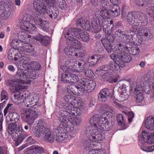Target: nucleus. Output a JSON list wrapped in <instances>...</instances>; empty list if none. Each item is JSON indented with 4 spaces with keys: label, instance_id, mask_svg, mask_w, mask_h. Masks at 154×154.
<instances>
[{
    "label": "nucleus",
    "instance_id": "1",
    "mask_svg": "<svg viewBox=\"0 0 154 154\" xmlns=\"http://www.w3.org/2000/svg\"><path fill=\"white\" fill-rule=\"evenodd\" d=\"M107 112L100 117L97 115H94L90 119L89 127H87L85 131L86 137L89 140H85L83 143L85 149L88 150L94 145L93 142L100 143L104 139V131L109 130L110 125L106 116Z\"/></svg>",
    "mask_w": 154,
    "mask_h": 154
},
{
    "label": "nucleus",
    "instance_id": "2",
    "mask_svg": "<svg viewBox=\"0 0 154 154\" xmlns=\"http://www.w3.org/2000/svg\"><path fill=\"white\" fill-rule=\"evenodd\" d=\"M38 100V96L37 95L31 94L23 100L25 106L30 108L28 109L23 108L21 109V118L29 125L33 124L35 119L38 116L39 110L37 107L34 106L36 105Z\"/></svg>",
    "mask_w": 154,
    "mask_h": 154
},
{
    "label": "nucleus",
    "instance_id": "3",
    "mask_svg": "<svg viewBox=\"0 0 154 154\" xmlns=\"http://www.w3.org/2000/svg\"><path fill=\"white\" fill-rule=\"evenodd\" d=\"M62 119L61 120L60 125L64 128H59L53 130L52 132L48 128H46L45 130L43 132L45 140L50 143H53L55 140L57 142H61L67 137V116L62 114L61 116Z\"/></svg>",
    "mask_w": 154,
    "mask_h": 154
},
{
    "label": "nucleus",
    "instance_id": "4",
    "mask_svg": "<svg viewBox=\"0 0 154 154\" xmlns=\"http://www.w3.org/2000/svg\"><path fill=\"white\" fill-rule=\"evenodd\" d=\"M20 28L23 30L31 33L34 32L36 31V28L30 22L33 20L36 25L44 31L48 32V22L42 20L40 16L35 13L33 17L30 15L25 13L23 15Z\"/></svg>",
    "mask_w": 154,
    "mask_h": 154
},
{
    "label": "nucleus",
    "instance_id": "5",
    "mask_svg": "<svg viewBox=\"0 0 154 154\" xmlns=\"http://www.w3.org/2000/svg\"><path fill=\"white\" fill-rule=\"evenodd\" d=\"M109 11L110 13L106 9H101L96 11L95 13L97 17H101L103 19L102 25L104 29L106 28H113L112 21L109 18L110 15L116 17L120 14V10L118 5H113L111 7Z\"/></svg>",
    "mask_w": 154,
    "mask_h": 154
},
{
    "label": "nucleus",
    "instance_id": "6",
    "mask_svg": "<svg viewBox=\"0 0 154 154\" xmlns=\"http://www.w3.org/2000/svg\"><path fill=\"white\" fill-rule=\"evenodd\" d=\"M68 46L69 47L68 53L69 55L82 57L86 54L85 51L83 49L80 50L78 53H75L78 49L82 47V45L81 43L74 37H68Z\"/></svg>",
    "mask_w": 154,
    "mask_h": 154
},
{
    "label": "nucleus",
    "instance_id": "7",
    "mask_svg": "<svg viewBox=\"0 0 154 154\" xmlns=\"http://www.w3.org/2000/svg\"><path fill=\"white\" fill-rule=\"evenodd\" d=\"M68 113L75 116L80 115L81 112L80 109L74 106L77 105L81 106L84 105L83 102L81 98L78 97H74L73 95L68 94Z\"/></svg>",
    "mask_w": 154,
    "mask_h": 154
},
{
    "label": "nucleus",
    "instance_id": "8",
    "mask_svg": "<svg viewBox=\"0 0 154 154\" xmlns=\"http://www.w3.org/2000/svg\"><path fill=\"white\" fill-rule=\"evenodd\" d=\"M112 28H106L103 30L105 32V38H103L101 40V42L104 47L109 53L111 51L112 49V44L114 41L113 36L111 34V29Z\"/></svg>",
    "mask_w": 154,
    "mask_h": 154
},
{
    "label": "nucleus",
    "instance_id": "9",
    "mask_svg": "<svg viewBox=\"0 0 154 154\" xmlns=\"http://www.w3.org/2000/svg\"><path fill=\"white\" fill-rule=\"evenodd\" d=\"M127 51H125L118 56H117L115 54L112 53L110 55V57L120 67H123L125 66V63L130 62L131 60V56L128 54Z\"/></svg>",
    "mask_w": 154,
    "mask_h": 154
},
{
    "label": "nucleus",
    "instance_id": "10",
    "mask_svg": "<svg viewBox=\"0 0 154 154\" xmlns=\"http://www.w3.org/2000/svg\"><path fill=\"white\" fill-rule=\"evenodd\" d=\"M75 35L79 39L81 38L82 40L85 42H86L89 40V36L86 32L79 29L71 28L68 30V37H74Z\"/></svg>",
    "mask_w": 154,
    "mask_h": 154
},
{
    "label": "nucleus",
    "instance_id": "11",
    "mask_svg": "<svg viewBox=\"0 0 154 154\" xmlns=\"http://www.w3.org/2000/svg\"><path fill=\"white\" fill-rule=\"evenodd\" d=\"M119 70V65L115 61L110 62L109 64L102 66L96 70L98 75H101L102 73L105 72L114 71L116 72Z\"/></svg>",
    "mask_w": 154,
    "mask_h": 154
},
{
    "label": "nucleus",
    "instance_id": "12",
    "mask_svg": "<svg viewBox=\"0 0 154 154\" xmlns=\"http://www.w3.org/2000/svg\"><path fill=\"white\" fill-rule=\"evenodd\" d=\"M79 83L82 91H84L85 92L91 91L94 89L96 85L94 82L88 81L85 78H82L79 80Z\"/></svg>",
    "mask_w": 154,
    "mask_h": 154
},
{
    "label": "nucleus",
    "instance_id": "13",
    "mask_svg": "<svg viewBox=\"0 0 154 154\" xmlns=\"http://www.w3.org/2000/svg\"><path fill=\"white\" fill-rule=\"evenodd\" d=\"M24 131L23 130L21 125L17 126L16 129L15 131L10 134L11 135L12 138L13 140L15 141V145L17 146L21 143V138H20V135L23 134Z\"/></svg>",
    "mask_w": 154,
    "mask_h": 154
},
{
    "label": "nucleus",
    "instance_id": "14",
    "mask_svg": "<svg viewBox=\"0 0 154 154\" xmlns=\"http://www.w3.org/2000/svg\"><path fill=\"white\" fill-rule=\"evenodd\" d=\"M33 8L38 13L46 14L47 8L44 2L42 0H35L33 2Z\"/></svg>",
    "mask_w": 154,
    "mask_h": 154
},
{
    "label": "nucleus",
    "instance_id": "15",
    "mask_svg": "<svg viewBox=\"0 0 154 154\" xmlns=\"http://www.w3.org/2000/svg\"><path fill=\"white\" fill-rule=\"evenodd\" d=\"M74 116H75L68 113V125L70 126V127H69V131L71 132H72L73 131V125H79L82 121L81 119L74 117Z\"/></svg>",
    "mask_w": 154,
    "mask_h": 154
},
{
    "label": "nucleus",
    "instance_id": "16",
    "mask_svg": "<svg viewBox=\"0 0 154 154\" xmlns=\"http://www.w3.org/2000/svg\"><path fill=\"white\" fill-rule=\"evenodd\" d=\"M115 34L116 37H118L119 40L121 42L127 43L129 42L131 37L127 34L124 32H122L120 30L116 31Z\"/></svg>",
    "mask_w": 154,
    "mask_h": 154
},
{
    "label": "nucleus",
    "instance_id": "17",
    "mask_svg": "<svg viewBox=\"0 0 154 154\" xmlns=\"http://www.w3.org/2000/svg\"><path fill=\"white\" fill-rule=\"evenodd\" d=\"M137 19V14L135 12L128 13L126 17L128 22L130 24L133 25L134 26H138L139 24Z\"/></svg>",
    "mask_w": 154,
    "mask_h": 154
},
{
    "label": "nucleus",
    "instance_id": "18",
    "mask_svg": "<svg viewBox=\"0 0 154 154\" xmlns=\"http://www.w3.org/2000/svg\"><path fill=\"white\" fill-rule=\"evenodd\" d=\"M112 72L109 71L105 73H102V75L99 76H102V79L104 81H107L110 83L116 82L118 81V79L116 77H113Z\"/></svg>",
    "mask_w": 154,
    "mask_h": 154
},
{
    "label": "nucleus",
    "instance_id": "19",
    "mask_svg": "<svg viewBox=\"0 0 154 154\" xmlns=\"http://www.w3.org/2000/svg\"><path fill=\"white\" fill-rule=\"evenodd\" d=\"M130 48L126 47L125 48L124 46L120 43H118L115 44L114 47L112 48V51L120 55L125 51H129Z\"/></svg>",
    "mask_w": 154,
    "mask_h": 154
},
{
    "label": "nucleus",
    "instance_id": "20",
    "mask_svg": "<svg viewBox=\"0 0 154 154\" xmlns=\"http://www.w3.org/2000/svg\"><path fill=\"white\" fill-rule=\"evenodd\" d=\"M76 23L86 30L88 31L91 29L90 22L88 19L83 20L82 18H80L77 20Z\"/></svg>",
    "mask_w": 154,
    "mask_h": 154
},
{
    "label": "nucleus",
    "instance_id": "21",
    "mask_svg": "<svg viewBox=\"0 0 154 154\" xmlns=\"http://www.w3.org/2000/svg\"><path fill=\"white\" fill-rule=\"evenodd\" d=\"M137 20L139 24L138 26H145L147 24L148 22L147 17L143 13L137 12Z\"/></svg>",
    "mask_w": 154,
    "mask_h": 154
},
{
    "label": "nucleus",
    "instance_id": "22",
    "mask_svg": "<svg viewBox=\"0 0 154 154\" xmlns=\"http://www.w3.org/2000/svg\"><path fill=\"white\" fill-rule=\"evenodd\" d=\"M23 66L26 69L34 70H40L41 68V66L39 63L35 61L25 63Z\"/></svg>",
    "mask_w": 154,
    "mask_h": 154
},
{
    "label": "nucleus",
    "instance_id": "23",
    "mask_svg": "<svg viewBox=\"0 0 154 154\" xmlns=\"http://www.w3.org/2000/svg\"><path fill=\"white\" fill-rule=\"evenodd\" d=\"M80 84L78 86L73 84H68V93L71 94L78 95L80 94V92L82 91Z\"/></svg>",
    "mask_w": 154,
    "mask_h": 154
},
{
    "label": "nucleus",
    "instance_id": "24",
    "mask_svg": "<svg viewBox=\"0 0 154 154\" xmlns=\"http://www.w3.org/2000/svg\"><path fill=\"white\" fill-rule=\"evenodd\" d=\"M142 134L143 139L145 142L149 144L154 143V132L148 134L145 131H143Z\"/></svg>",
    "mask_w": 154,
    "mask_h": 154
},
{
    "label": "nucleus",
    "instance_id": "25",
    "mask_svg": "<svg viewBox=\"0 0 154 154\" xmlns=\"http://www.w3.org/2000/svg\"><path fill=\"white\" fill-rule=\"evenodd\" d=\"M110 94L109 90L107 88H104L100 91L98 96L99 100L103 102L106 101Z\"/></svg>",
    "mask_w": 154,
    "mask_h": 154
},
{
    "label": "nucleus",
    "instance_id": "26",
    "mask_svg": "<svg viewBox=\"0 0 154 154\" xmlns=\"http://www.w3.org/2000/svg\"><path fill=\"white\" fill-rule=\"evenodd\" d=\"M145 125L149 131L154 130V117L152 116L148 117L145 120Z\"/></svg>",
    "mask_w": 154,
    "mask_h": 154
},
{
    "label": "nucleus",
    "instance_id": "27",
    "mask_svg": "<svg viewBox=\"0 0 154 154\" xmlns=\"http://www.w3.org/2000/svg\"><path fill=\"white\" fill-rule=\"evenodd\" d=\"M34 39L39 42L42 45L47 46L49 44L50 38L48 36H44L41 34H38L34 37Z\"/></svg>",
    "mask_w": 154,
    "mask_h": 154
},
{
    "label": "nucleus",
    "instance_id": "28",
    "mask_svg": "<svg viewBox=\"0 0 154 154\" xmlns=\"http://www.w3.org/2000/svg\"><path fill=\"white\" fill-rule=\"evenodd\" d=\"M46 128H40L38 126H35L32 128L33 134L36 137H39L43 135V132Z\"/></svg>",
    "mask_w": 154,
    "mask_h": 154
},
{
    "label": "nucleus",
    "instance_id": "29",
    "mask_svg": "<svg viewBox=\"0 0 154 154\" xmlns=\"http://www.w3.org/2000/svg\"><path fill=\"white\" fill-rule=\"evenodd\" d=\"M20 118V116L19 114L16 112L10 113L6 117V119L9 120L11 122H14L15 123L18 121Z\"/></svg>",
    "mask_w": 154,
    "mask_h": 154
},
{
    "label": "nucleus",
    "instance_id": "30",
    "mask_svg": "<svg viewBox=\"0 0 154 154\" xmlns=\"http://www.w3.org/2000/svg\"><path fill=\"white\" fill-rule=\"evenodd\" d=\"M27 70L23 69L20 68L18 69L16 74V77L20 80L22 79L26 80V75Z\"/></svg>",
    "mask_w": 154,
    "mask_h": 154
},
{
    "label": "nucleus",
    "instance_id": "31",
    "mask_svg": "<svg viewBox=\"0 0 154 154\" xmlns=\"http://www.w3.org/2000/svg\"><path fill=\"white\" fill-rule=\"evenodd\" d=\"M49 15L50 17L52 19H55L57 17L59 14L58 11L55 10L54 6L50 7L49 8L48 10L47 9V12Z\"/></svg>",
    "mask_w": 154,
    "mask_h": 154
},
{
    "label": "nucleus",
    "instance_id": "32",
    "mask_svg": "<svg viewBox=\"0 0 154 154\" xmlns=\"http://www.w3.org/2000/svg\"><path fill=\"white\" fill-rule=\"evenodd\" d=\"M12 12V9L11 8H7L3 9L0 12L1 17L4 19H6L11 15Z\"/></svg>",
    "mask_w": 154,
    "mask_h": 154
},
{
    "label": "nucleus",
    "instance_id": "33",
    "mask_svg": "<svg viewBox=\"0 0 154 154\" xmlns=\"http://www.w3.org/2000/svg\"><path fill=\"white\" fill-rule=\"evenodd\" d=\"M30 151L32 154H40L44 152L43 148L37 145H34L31 146Z\"/></svg>",
    "mask_w": 154,
    "mask_h": 154
},
{
    "label": "nucleus",
    "instance_id": "34",
    "mask_svg": "<svg viewBox=\"0 0 154 154\" xmlns=\"http://www.w3.org/2000/svg\"><path fill=\"white\" fill-rule=\"evenodd\" d=\"M138 33L140 35L148 39H150L153 37L152 34L150 30L145 28L143 29L142 32H139Z\"/></svg>",
    "mask_w": 154,
    "mask_h": 154
},
{
    "label": "nucleus",
    "instance_id": "35",
    "mask_svg": "<svg viewBox=\"0 0 154 154\" xmlns=\"http://www.w3.org/2000/svg\"><path fill=\"white\" fill-rule=\"evenodd\" d=\"M128 93V91L127 90L122 91L118 97V100L120 102H122L128 99L129 97Z\"/></svg>",
    "mask_w": 154,
    "mask_h": 154
},
{
    "label": "nucleus",
    "instance_id": "36",
    "mask_svg": "<svg viewBox=\"0 0 154 154\" xmlns=\"http://www.w3.org/2000/svg\"><path fill=\"white\" fill-rule=\"evenodd\" d=\"M99 20H98L97 21L95 19H94V24H95V25H93L92 26V31L95 32H97L100 31L101 29V25L100 24Z\"/></svg>",
    "mask_w": 154,
    "mask_h": 154
},
{
    "label": "nucleus",
    "instance_id": "37",
    "mask_svg": "<svg viewBox=\"0 0 154 154\" xmlns=\"http://www.w3.org/2000/svg\"><path fill=\"white\" fill-rule=\"evenodd\" d=\"M60 69H62L64 72L62 74V77L61 78V80L62 82H63L64 83L67 82V67L66 66H60Z\"/></svg>",
    "mask_w": 154,
    "mask_h": 154
},
{
    "label": "nucleus",
    "instance_id": "38",
    "mask_svg": "<svg viewBox=\"0 0 154 154\" xmlns=\"http://www.w3.org/2000/svg\"><path fill=\"white\" fill-rule=\"evenodd\" d=\"M104 57L99 55L98 56L97 55H94L90 57L88 59V62L91 64L94 65L96 64L98 60Z\"/></svg>",
    "mask_w": 154,
    "mask_h": 154
},
{
    "label": "nucleus",
    "instance_id": "39",
    "mask_svg": "<svg viewBox=\"0 0 154 154\" xmlns=\"http://www.w3.org/2000/svg\"><path fill=\"white\" fill-rule=\"evenodd\" d=\"M17 37L20 42L23 40H26L28 38H30L26 32L23 31H20L18 33Z\"/></svg>",
    "mask_w": 154,
    "mask_h": 154
},
{
    "label": "nucleus",
    "instance_id": "40",
    "mask_svg": "<svg viewBox=\"0 0 154 154\" xmlns=\"http://www.w3.org/2000/svg\"><path fill=\"white\" fill-rule=\"evenodd\" d=\"M79 80V79L77 75L74 74H69L68 75V84L70 83L76 82Z\"/></svg>",
    "mask_w": 154,
    "mask_h": 154
},
{
    "label": "nucleus",
    "instance_id": "41",
    "mask_svg": "<svg viewBox=\"0 0 154 154\" xmlns=\"http://www.w3.org/2000/svg\"><path fill=\"white\" fill-rule=\"evenodd\" d=\"M134 90V94L135 95L143 93L144 88L141 85H136Z\"/></svg>",
    "mask_w": 154,
    "mask_h": 154
},
{
    "label": "nucleus",
    "instance_id": "42",
    "mask_svg": "<svg viewBox=\"0 0 154 154\" xmlns=\"http://www.w3.org/2000/svg\"><path fill=\"white\" fill-rule=\"evenodd\" d=\"M27 73L26 80L29 79H35L38 76V75L35 71H32L27 70Z\"/></svg>",
    "mask_w": 154,
    "mask_h": 154
},
{
    "label": "nucleus",
    "instance_id": "43",
    "mask_svg": "<svg viewBox=\"0 0 154 154\" xmlns=\"http://www.w3.org/2000/svg\"><path fill=\"white\" fill-rule=\"evenodd\" d=\"M135 2L139 6L146 7L148 4L149 0H135Z\"/></svg>",
    "mask_w": 154,
    "mask_h": 154
},
{
    "label": "nucleus",
    "instance_id": "44",
    "mask_svg": "<svg viewBox=\"0 0 154 154\" xmlns=\"http://www.w3.org/2000/svg\"><path fill=\"white\" fill-rule=\"evenodd\" d=\"M34 47L29 44H26L25 46H23L22 49L24 52L26 53H30L34 50Z\"/></svg>",
    "mask_w": 154,
    "mask_h": 154
},
{
    "label": "nucleus",
    "instance_id": "45",
    "mask_svg": "<svg viewBox=\"0 0 154 154\" xmlns=\"http://www.w3.org/2000/svg\"><path fill=\"white\" fill-rule=\"evenodd\" d=\"M17 126L16 124L15 123H11L9 125L7 130L9 134L15 131L17 128Z\"/></svg>",
    "mask_w": 154,
    "mask_h": 154
},
{
    "label": "nucleus",
    "instance_id": "46",
    "mask_svg": "<svg viewBox=\"0 0 154 154\" xmlns=\"http://www.w3.org/2000/svg\"><path fill=\"white\" fill-rule=\"evenodd\" d=\"M141 149L147 152H151L154 150V145L150 146H146L145 144H143L141 146Z\"/></svg>",
    "mask_w": 154,
    "mask_h": 154
},
{
    "label": "nucleus",
    "instance_id": "47",
    "mask_svg": "<svg viewBox=\"0 0 154 154\" xmlns=\"http://www.w3.org/2000/svg\"><path fill=\"white\" fill-rule=\"evenodd\" d=\"M14 97L17 98L18 100H23H23H24L25 99L27 98L28 95L26 94L24 92H22L18 95L14 94Z\"/></svg>",
    "mask_w": 154,
    "mask_h": 154
},
{
    "label": "nucleus",
    "instance_id": "48",
    "mask_svg": "<svg viewBox=\"0 0 154 154\" xmlns=\"http://www.w3.org/2000/svg\"><path fill=\"white\" fill-rule=\"evenodd\" d=\"M6 85L7 86H9L11 87L15 86L16 88L17 86L20 85L18 82L15 80L8 81L6 83Z\"/></svg>",
    "mask_w": 154,
    "mask_h": 154
},
{
    "label": "nucleus",
    "instance_id": "49",
    "mask_svg": "<svg viewBox=\"0 0 154 154\" xmlns=\"http://www.w3.org/2000/svg\"><path fill=\"white\" fill-rule=\"evenodd\" d=\"M8 96L7 92L4 90L2 89L0 94L1 101H2L3 100H7L8 99Z\"/></svg>",
    "mask_w": 154,
    "mask_h": 154
},
{
    "label": "nucleus",
    "instance_id": "50",
    "mask_svg": "<svg viewBox=\"0 0 154 154\" xmlns=\"http://www.w3.org/2000/svg\"><path fill=\"white\" fill-rule=\"evenodd\" d=\"M144 99L143 93L135 95V100L137 103L142 102Z\"/></svg>",
    "mask_w": 154,
    "mask_h": 154
},
{
    "label": "nucleus",
    "instance_id": "51",
    "mask_svg": "<svg viewBox=\"0 0 154 154\" xmlns=\"http://www.w3.org/2000/svg\"><path fill=\"white\" fill-rule=\"evenodd\" d=\"M128 51L130 54L133 55H136L139 54L140 51L139 49L136 47L131 48V51Z\"/></svg>",
    "mask_w": 154,
    "mask_h": 154
},
{
    "label": "nucleus",
    "instance_id": "52",
    "mask_svg": "<svg viewBox=\"0 0 154 154\" xmlns=\"http://www.w3.org/2000/svg\"><path fill=\"white\" fill-rule=\"evenodd\" d=\"M75 66L77 68V72H82L84 70L85 68L84 64H82V63L79 62L78 61Z\"/></svg>",
    "mask_w": 154,
    "mask_h": 154
},
{
    "label": "nucleus",
    "instance_id": "53",
    "mask_svg": "<svg viewBox=\"0 0 154 154\" xmlns=\"http://www.w3.org/2000/svg\"><path fill=\"white\" fill-rule=\"evenodd\" d=\"M84 73L86 76L91 77L93 75V73L90 69H86L84 71Z\"/></svg>",
    "mask_w": 154,
    "mask_h": 154
},
{
    "label": "nucleus",
    "instance_id": "54",
    "mask_svg": "<svg viewBox=\"0 0 154 154\" xmlns=\"http://www.w3.org/2000/svg\"><path fill=\"white\" fill-rule=\"evenodd\" d=\"M119 87L122 90V91H125L127 90V86L125 82L122 81H120L119 83Z\"/></svg>",
    "mask_w": 154,
    "mask_h": 154
},
{
    "label": "nucleus",
    "instance_id": "55",
    "mask_svg": "<svg viewBox=\"0 0 154 154\" xmlns=\"http://www.w3.org/2000/svg\"><path fill=\"white\" fill-rule=\"evenodd\" d=\"M45 123L42 119H39L35 122V126H38L39 128H45Z\"/></svg>",
    "mask_w": 154,
    "mask_h": 154
},
{
    "label": "nucleus",
    "instance_id": "56",
    "mask_svg": "<svg viewBox=\"0 0 154 154\" xmlns=\"http://www.w3.org/2000/svg\"><path fill=\"white\" fill-rule=\"evenodd\" d=\"M78 62L76 61L75 59H72L70 61H68V65H69V66L73 67L77 64Z\"/></svg>",
    "mask_w": 154,
    "mask_h": 154
},
{
    "label": "nucleus",
    "instance_id": "57",
    "mask_svg": "<svg viewBox=\"0 0 154 154\" xmlns=\"http://www.w3.org/2000/svg\"><path fill=\"white\" fill-rule=\"evenodd\" d=\"M58 5L59 7L62 9H64L66 8V3L64 0H62V2H60Z\"/></svg>",
    "mask_w": 154,
    "mask_h": 154
},
{
    "label": "nucleus",
    "instance_id": "58",
    "mask_svg": "<svg viewBox=\"0 0 154 154\" xmlns=\"http://www.w3.org/2000/svg\"><path fill=\"white\" fill-rule=\"evenodd\" d=\"M108 3L105 0L101 1L100 5L102 7V8H101L100 9L104 8L106 9L108 6Z\"/></svg>",
    "mask_w": 154,
    "mask_h": 154
},
{
    "label": "nucleus",
    "instance_id": "59",
    "mask_svg": "<svg viewBox=\"0 0 154 154\" xmlns=\"http://www.w3.org/2000/svg\"><path fill=\"white\" fill-rule=\"evenodd\" d=\"M26 141L28 143H29L31 144L35 143L36 140L32 136H30L28 137Z\"/></svg>",
    "mask_w": 154,
    "mask_h": 154
},
{
    "label": "nucleus",
    "instance_id": "60",
    "mask_svg": "<svg viewBox=\"0 0 154 154\" xmlns=\"http://www.w3.org/2000/svg\"><path fill=\"white\" fill-rule=\"evenodd\" d=\"M128 120L129 123H131L132 122V120L134 117L133 113L132 112H128Z\"/></svg>",
    "mask_w": 154,
    "mask_h": 154
},
{
    "label": "nucleus",
    "instance_id": "61",
    "mask_svg": "<svg viewBox=\"0 0 154 154\" xmlns=\"http://www.w3.org/2000/svg\"><path fill=\"white\" fill-rule=\"evenodd\" d=\"M12 104L8 103L7 106L5 108L4 110V114L5 116H6L10 109V107H11Z\"/></svg>",
    "mask_w": 154,
    "mask_h": 154
},
{
    "label": "nucleus",
    "instance_id": "62",
    "mask_svg": "<svg viewBox=\"0 0 154 154\" xmlns=\"http://www.w3.org/2000/svg\"><path fill=\"white\" fill-rule=\"evenodd\" d=\"M98 149H92L90 150L88 154H100V151Z\"/></svg>",
    "mask_w": 154,
    "mask_h": 154
},
{
    "label": "nucleus",
    "instance_id": "63",
    "mask_svg": "<svg viewBox=\"0 0 154 154\" xmlns=\"http://www.w3.org/2000/svg\"><path fill=\"white\" fill-rule=\"evenodd\" d=\"M48 4V5L50 7L54 6V3L56 0H44Z\"/></svg>",
    "mask_w": 154,
    "mask_h": 154
},
{
    "label": "nucleus",
    "instance_id": "64",
    "mask_svg": "<svg viewBox=\"0 0 154 154\" xmlns=\"http://www.w3.org/2000/svg\"><path fill=\"white\" fill-rule=\"evenodd\" d=\"M117 119L118 122H122L124 121V118L122 115L119 114L117 115Z\"/></svg>",
    "mask_w": 154,
    "mask_h": 154
}]
</instances>
